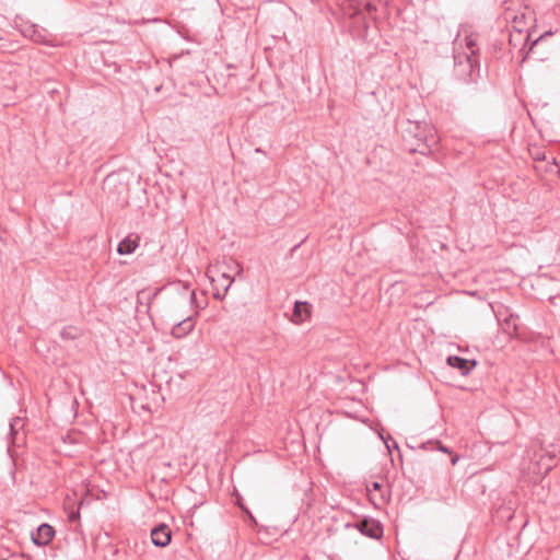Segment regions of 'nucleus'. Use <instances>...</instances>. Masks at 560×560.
Listing matches in <instances>:
<instances>
[{"instance_id":"obj_1","label":"nucleus","mask_w":560,"mask_h":560,"mask_svg":"<svg viewBox=\"0 0 560 560\" xmlns=\"http://www.w3.org/2000/svg\"><path fill=\"white\" fill-rule=\"evenodd\" d=\"M398 128L402 139V147L409 153L429 155L432 147L436 144L434 129L427 122L404 119Z\"/></svg>"},{"instance_id":"obj_2","label":"nucleus","mask_w":560,"mask_h":560,"mask_svg":"<svg viewBox=\"0 0 560 560\" xmlns=\"http://www.w3.org/2000/svg\"><path fill=\"white\" fill-rule=\"evenodd\" d=\"M478 71V58H472L471 55L467 54H458L454 57V74L458 80L469 83L474 81L475 73Z\"/></svg>"},{"instance_id":"obj_3","label":"nucleus","mask_w":560,"mask_h":560,"mask_svg":"<svg viewBox=\"0 0 560 560\" xmlns=\"http://www.w3.org/2000/svg\"><path fill=\"white\" fill-rule=\"evenodd\" d=\"M347 527H351V524H347ZM362 535L380 540L383 537L384 528L380 521L372 517H361L353 525Z\"/></svg>"},{"instance_id":"obj_4","label":"nucleus","mask_w":560,"mask_h":560,"mask_svg":"<svg viewBox=\"0 0 560 560\" xmlns=\"http://www.w3.org/2000/svg\"><path fill=\"white\" fill-rule=\"evenodd\" d=\"M212 273L213 270H208V276L213 290V298L217 300H223L234 280L225 271L220 272L218 277H214Z\"/></svg>"},{"instance_id":"obj_5","label":"nucleus","mask_w":560,"mask_h":560,"mask_svg":"<svg viewBox=\"0 0 560 560\" xmlns=\"http://www.w3.org/2000/svg\"><path fill=\"white\" fill-rule=\"evenodd\" d=\"M369 500L376 508L380 509L385 505L388 501V491L385 489L384 483L373 481L366 486Z\"/></svg>"},{"instance_id":"obj_6","label":"nucleus","mask_w":560,"mask_h":560,"mask_svg":"<svg viewBox=\"0 0 560 560\" xmlns=\"http://www.w3.org/2000/svg\"><path fill=\"white\" fill-rule=\"evenodd\" d=\"M55 534L56 530L50 524L43 523L32 533V541L36 546H46L54 539Z\"/></svg>"},{"instance_id":"obj_7","label":"nucleus","mask_w":560,"mask_h":560,"mask_svg":"<svg viewBox=\"0 0 560 560\" xmlns=\"http://www.w3.org/2000/svg\"><path fill=\"white\" fill-rule=\"evenodd\" d=\"M151 539L154 546L164 548L171 542L172 532L166 524H159L151 529Z\"/></svg>"},{"instance_id":"obj_8","label":"nucleus","mask_w":560,"mask_h":560,"mask_svg":"<svg viewBox=\"0 0 560 560\" xmlns=\"http://www.w3.org/2000/svg\"><path fill=\"white\" fill-rule=\"evenodd\" d=\"M24 427V422L22 418L14 417L10 421V432H9V445H8V453L11 457H13L12 454V447L19 446L20 442L24 440V438H19V431Z\"/></svg>"},{"instance_id":"obj_9","label":"nucleus","mask_w":560,"mask_h":560,"mask_svg":"<svg viewBox=\"0 0 560 560\" xmlns=\"http://www.w3.org/2000/svg\"><path fill=\"white\" fill-rule=\"evenodd\" d=\"M447 364L454 369L460 371L462 375H467L469 372L476 366L477 362L475 360H467L465 358L458 355H450L447 359Z\"/></svg>"},{"instance_id":"obj_10","label":"nucleus","mask_w":560,"mask_h":560,"mask_svg":"<svg viewBox=\"0 0 560 560\" xmlns=\"http://www.w3.org/2000/svg\"><path fill=\"white\" fill-rule=\"evenodd\" d=\"M311 316V304L307 302L296 301L293 306L292 322L301 324Z\"/></svg>"},{"instance_id":"obj_11","label":"nucleus","mask_w":560,"mask_h":560,"mask_svg":"<svg viewBox=\"0 0 560 560\" xmlns=\"http://www.w3.org/2000/svg\"><path fill=\"white\" fill-rule=\"evenodd\" d=\"M23 36L32 39L35 43H43L45 40V30L38 28L37 25L25 23L21 30Z\"/></svg>"},{"instance_id":"obj_12","label":"nucleus","mask_w":560,"mask_h":560,"mask_svg":"<svg viewBox=\"0 0 560 560\" xmlns=\"http://www.w3.org/2000/svg\"><path fill=\"white\" fill-rule=\"evenodd\" d=\"M194 329V322L191 317L184 318L183 320L175 324L172 328V336L176 339H180L187 336Z\"/></svg>"},{"instance_id":"obj_13","label":"nucleus","mask_w":560,"mask_h":560,"mask_svg":"<svg viewBox=\"0 0 560 560\" xmlns=\"http://www.w3.org/2000/svg\"><path fill=\"white\" fill-rule=\"evenodd\" d=\"M139 246V236L132 237V235L126 236L121 240L117 246V253L119 255L132 254Z\"/></svg>"},{"instance_id":"obj_14","label":"nucleus","mask_w":560,"mask_h":560,"mask_svg":"<svg viewBox=\"0 0 560 560\" xmlns=\"http://www.w3.org/2000/svg\"><path fill=\"white\" fill-rule=\"evenodd\" d=\"M421 448L430 450V451H440V452L447 453V454L452 455V458H451L452 465H455L457 463V460L459 459L458 455L453 454L452 450L450 447L443 445L442 442L439 440H431L425 443H422Z\"/></svg>"},{"instance_id":"obj_15","label":"nucleus","mask_w":560,"mask_h":560,"mask_svg":"<svg viewBox=\"0 0 560 560\" xmlns=\"http://www.w3.org/2000/svg\"><path fill=\"white\" fill-rule=\"evenodd\" d=\"M163 290V288H156L153 291L143 289L138 292L137 294V302L140 305H144L147 307V312L150 310L151 303L154 301V299L160 294V292Z\"/></svg>"},{"instance_id":"obj_16","label":"nucleus","mask_w":560,"mask_h":560,"mask_svg":"<svg viewBox=\"0 0 560 560\" xmlns=\"http://www.w3.org/2000/svg\"><path fill=\"white\" fill-rule=\"evenodd\" d=\"M81 336H82V329L77 326H73V325L66 326L60 331V337L63 340H75V339L80 338Z\"/></svg>"},{"instance_id":"obj_17","label":"nucleus","mask_w":560,"mask_h":560,"mask_svg":"<svg viewBox=\"0 0 560 560\" xmlns=\"http://www.w3.org/2000/svg\"><path fill=\"white\" fill-rule=\"evenodd\" d=\"M516 319H518V316L510 314L509 317L504 318L503 320V330L511 336H517L518 334V326L515 323Z\"/></svg>"},{"instance_id":"obj_18","label":"nucleus","mask_w":560,"mask_h":560,"mask_svg":"<svg viewBox=\"0 0 560 560\" xmlns=\"http://www.w3.org/2000/svg\"><path fill=\"white\" fill-rule=\"evenodd\" d=\"M555 458V455L548 454L547 456H542L540 460L537 463V465L539 466V470H544V475H547L556 465Z\"/></svg>"},{"instance_id":"obj_19","label":"nucleus","mask_w":560,"mask_h":560,"mask_svg":"<svg viewBox=\"0 0 560 560\" xmlns=\"http://www.w3.org/2000/svg\"><path fill=\"white\" fill-rule=\"evenodd\" d=\"M476 46V40L471 36L466 37V47L469 50V52L466 54L471 55L472 58H478L479 49Z\"/></svg>"},{"instance_id":"obj_20","label":"nucleus","mask_w":560,"mask_h":560,"mask_svg":"<svg viewBox=\"0 0 560 560\" xmlns=\"http://www.w3.org/2000/svg\"><path fill=\"white\" fill-rule=\"evenodd\" d=\"M233 497V503L241 509L243 512L244 509H247V506L244 504L243 497L240 494V492L234 488V491L232 493Z\"/></svg>"},{"instance_id":"obj_21","label":"nucleus","mask_w":560,"mask_h":560,"mask_svg":"<svg viewBox=\"0 0 560 560\" xmlns=\"http://www.w3.org/2000/svg\"><path fill=\"white\" fill-rule=\"evenodd\" d=\"M243 514L245 515V520L249 523L250 526L256 527L258 525L256 517L249 511V509H244Z\"/></svg>"},{"instance_id":"obj_22","label":"nucleus","mask_w":560,"mask_h":560,"mask_svg":"<svg viewBox=\"0 0 560 560\" xmlns=\"http://www.w3.org/2000/svg\"><path fill=\"white\" fill-rule=\"evenodd\" d=\"M550 35H552V32H551V31H547V32H545L544 34H541L539 37H537V38L532 43V46L529 47V51H532V50H533V47H534L535 45H537V44H538V42H540L541 39H544L545 37L550 36Z\"/></svg>"},{"instance_id":"obj_23","label":"nucleus","mask_w":560,"mask_h":560,"mask_svg":"<svg viewBox=\"0 0 560 560\" xmlns=\"http://www.w3.org/2000/svg\"><path fill=\"white\" fill-rule=\"evenodd\" d=\"M79 517H80L79 512H72L71 514H69V521L70 522H75V521L79 520Z\"/></svg>"},{"instance_id":"obj_24","label":"nucleus","mask_w":560,"mask_h":560,"mask_svg":"<svg viewBox=\"0 0 560 560\" xmlns=\"http://www.w3.org/2000/svg\"><path fill=\"white\" fill-rule=\"evenodd\" d=\"M190 300H191V303H195L196 306L199 307V304H197V302H196V293H195V291L191 292Z\"/></svg>"},{"instance_id":"obj_25","label":"nucleus","mask_w":560,"mask_h":560,"mask_svg":"<svg viewBox=\"0 0 560 560\" xmlns=\"http://www.w3.org/2000/svg\"><path fill=\"white\" fill-rule=\"evenodd\" d=\"M1 560H19L16 557H11V558H5V559H1Z\"/></svg>"},{"instance_id":"obj_26","label":"nucleus","mask_w":560,"mask_h":560,"mask_svg":"<svg viewBox=\"0 0 560 560\" xmlns=\"http://www.w3.org/2000/svg\"><path fill=\"white\" fill-rule=\"evenodd\" d=\"M257 153H265L260 148H256L255 150Z\"/></svg>"},{"instance_id":"obj_27","label":"nucleus","mask_w":560,"mask_h":560,"mask_svg":"<svg viewBox=\"0 0 560 560\" xmlns=\"http://www.w3.org/2000/svg\"><path fill=\"white\" fill-rule=\"evenodd\" d=\"M393 443H394V446H395L396 448H398V444H397L395 441H394Z\"/></svg>"},{"instance_id":"obj_28","label":"nucleus","mask_w":560,"mask_h":560,"mask_svg":"<svg viewBox=\"0 0 560 560\" xmlns=\"http://www.w3.org/2000/svg\"><path fill=\"white\" fill-rule=\"evenodd\" d=\"M387 448L390 451V445L385 441Z\"/></svg>"}]
</instances>
